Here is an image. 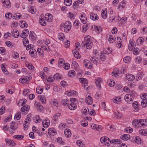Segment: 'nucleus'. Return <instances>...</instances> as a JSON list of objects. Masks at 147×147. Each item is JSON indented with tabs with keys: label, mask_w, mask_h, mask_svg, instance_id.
<instances>
[{
	"label": "nucleus",
	"mask_w": 147,
	"mask_h": 147,
	"mask_svg": "<svg viewBox=\"0 0 147 147\" xmlns=\"http://www.w3.org/2000/svg\"><path fill=\"white\" fill-rule=\"evenodd\" d=\"M82 46L86 47L88 49H90L92 47V44L90 39V36L86 35L84 37V40L82 42Z\"/></svg>",
	"instance_id": "nucleus-1"
},
{
	"label": "nucleus",
	"mask_w": 147,
	"mask_h": 147,
	"mask_svg": "<svg viewBox=\"0 0 147 147\" xmlns=\"http://www.w3.org/2000/svg\"><path fill=\"white\" fill-rule=\"evenodd\" d=\"M144 121H146V120L140 119H134L132 122L133 125L135 127L139 128L143 126L144 125Z\"/></svg>",
	"instance_id": "nucleus-2"
},
{
	"label": "nucleus",
	"mask_w": 147,
	"mask_h": 147,
	"mask_svg": "<svg viewBox=\"0 0 147 147\" xmlns=\"http://www.w3.org/2000/svg\"><path fill=\"white\" fill-rule=\"evenodd\" d=\"M71 28V24L69 21L66 22L64 24V26H61V29L62 31L67 32Z\"/></svg>",
	"instance_id": "nucleus-3"
},
{
	"label": "nucleus",
	"mask_w": 147,
	"mask_h": 147,
	"mask_svg": "<svg viewBox=\"0 0 147 147\" xmlns=\"http://www.w3.org/2000/svg\"><path fill=\"white\" fill-rule=\"evenodd\" d=\"M124 98L125 101L128 103L131 104L134 100V98L129 94H126L124 97Z\"/></svg>",
	"instance_id": "nucleus-4"
},
{
	"label": "nucleus",
	"mask_w": 147,
	"mask_h": 147,
	"mask_svg": "<svg viewBox=\"0 0 147 147\" xmlns=\"http://www.w3.org/2000/svg\"><path fill=\"white\" fill-rule=\"evenodd\" d=\"M135 43L133 39H130L129 41L128 47L129 51L133 50L135 47Z\"/></svg>",
	"instance_id": "nucleus-5"
},
{
	"label": "nucleus",
	"mask_w": 147,
	"mask_h": 147,
	"mask_svg": "<svg viewBox=\"0 0 147 147\" xmlns=\"http://www.w3.org/2000/svg\"><path fill=\"white\" fill-rule=\"evenodd\" d=\"M110 139L108 137H102L100 139L101 142L103 144L106 145L107 144H109Z\"/></svg>",
	"instance_id": "nucleus-6"
},
{
	"label": "nucleus",
	"mask_w": 147,
	"mask_h": 147,
	"mask_svg": "<svg viewBox=\"0 0 147 147\" xmlns=\"http://www.w3.org/2000/svg\"><path fill=\"white\" fill-rule=\"evenodd\" d=\"M50 121L48 119H44L42 121V124L44 128H47L49 125Z\"/></svg>",
	"instance_id": "nucleus-7"
},
{
	"label": "nucleus",
	"mask_w": 147,
	"mask_h": 147,
	"mask_svg": "<svg viewBox=\"0 0 147 147\" xmlns=\"http://www.w3.org/2000/svg\"><path fill=\"white\" fill-rule=\"evenodd\" d=\"M84 63L85 65V67L86 68L89 69L92 68V65L89 61L87 60H84Z\"/></svg>",
	"instance_id": "nucleus-8"
},
{
	"label": "nucleus",
	"mask_w": 147,
	"mask_h": 147,
	"mask_svg": "<svg viewBox=\"0 0 147 147\" xmlns=\"http://www.w3.org/2000/svg\"><path fill=\"white\" fill-rule=\"evenodd\" d=\"M102 81V80L101 79L99 78H98L95 79V82L96 84V86L97 87H98V89L100 90L101 88V86L100 83Z\"/></svg>",
	"instance_id": "nucleus-9"
},
{
	"label": "nucleus",
	"mask_w": 147,
	"mask_h": 147,
	"mask_svg": "<svg viewBox=\"0 0 147 147\" xmlns=\"http://www.w3.org/2000/svg\"><path fill=\"white\" fill-rule=\"evenodd\" d=\"M5 141L6 144L9 146H14L15 144L14 142L11 140L9 139H5Z\"/></svg>",
	"instance_id": "nucleus-10"
},
{
	"label": "nucleus",
	"mask_w": 147,
	"mask_h": 147,
	"mask_svg": "<svg viewBox=\"0 0 147 147\" xmlns=\"http://www.w3.org/2000/svg\"><path fill=\"white\" fill-rule=\"evenodd\" d=\"M45 18L47 21L51 22L53 19V16L51 14L48 13L45 15Z\"/></svg>",
	"instance_id": "nucleus-11"
},
{
	"label": "nucleus",
	"mask_w": 147,
	"mask_h": 147,
	"mask_svg": "<svg viewBox=\"0 0 147 147\" xmlns=\"http://www.w3.org/2000/svg\"><path fill=\"white\" fill-rule=\"evenodd\" d=\"M11 32L12 35L14 38H17L19 36V32L17 30H13V31H12Z\"/></svg>",
	"instance_id": "nucleus-12"
},
{
	"label": "nucleus",
	"mask_w": 147,
	"mask_h": 147,
	"mask_svg": "<svg viewBox=\"0 0 147 147\" xmlns=\"http://www.w3.org/2000/svg\"><path fill=\"white\" fill-rule=\"evenodd\" d=\"M30 79V77H26L24 78H21L19 79V82L20 83H25L29 81Z\"/></svg>",
	"instance_id": "nucleus-13"
},
{
	"label": "nucleus",
	"mask_w": 147,
	"mask_h": 147,
	"mask_svg": "<svg viewBox=\"0 0 147 147\" xmlns=\"http://www.w3.org/2000/svg\"><path fill=\"white\" fill-rule=\"evenodd\" d=\"M48 133L50 135H55L57 133L56 130L53 128H50L48 130Z\"/></svg>",
	"instance_id": "nucleus-14"
},
{
	"label": "nucleus",
	"mask_w": 147,
	"mask_h": 147,
	"mask_svg": "<svg viewBox=\"0 0 147 147\" xmlns=\"http://www.w3.org/2000/svg\"><path fill=\"white\" fill-rule=\"evenodd\" d=\"M67 107L70 109L74 110L76 109L77 106L74 102H72L70 104L68 105Z\"/></svg>",
	"instance_id": "nucleus-15"
},
{
	"label": "nucleus",
	"mask_w": 147,
	"mask_h": 147,
	"mask_svg": "<svg viewBox=\"0 0 147 147\" xmlns=\"http://www.w3.org/2000/svg\"><path fill=\"white\" fill-rule=\"evenodd\" d=\"M72 52L74 54V57L77 59L80 58V54L79 52H78V50L76 49H75Z\"/></svg>",
	"instance_id": "nucleus-16"
},
{
	"label": "nucleus",
	"mask_w": 147,
	"mask_h": 147,
	"mask_svg": "<svg viewBox=\"0 0 147 147\" xmlns=\"http://www.w3.org/2000/svg\"><path fill=\"white\" fill-rule=\"evenodd\" d=\"M86 102L88 105H91L93 103V100L92 99V97L90 96H88L86 98Z\"/></svg>",
	"instance_id": "nucleus-17"
},
{
	"label": "nucleus",
	"mask_w": 147,
	"mask_h": 147,
	"mask_svg": "<svg viewBox=\"0 0 147 147\" xmlns=\"http://www.w3.org/2000/svg\"><path fill=\"white\" fill-rule=\"evenodd\" d=\"M85 16V14H82L81 16L80 20L84 24H86L87 22L86 18Z\"/></svg>",
	"instance_id": "nucleus-18"
},
{
	"label": "nucleus",
	"mask_w": 147,
	"mask_h": 147,
	"mask_svg": "<svg viewBox=\"0 0 147 147\" xmlns=\"http://www.w3.org/2000/svg\"><path fill=\"white\" fill-rule=\"evenodd\" d=\"M121 140H120L116 139L115 140L113 139L111 140H110L109 142H110L111 143H113L114 144H119L121 143Z\"/></svg>",
	"instance_id": "nucleus-19"
},
{
	"label": "nucleus",
	"mask_w": 147,
	"mask_h": 147,
	"mask_svg": "<svg viewBox=\"0 0 147 147\" xmlns=\"http://www.w3.org/2000/svg\"><path fill=\"white\" fill-rule=\"evenodd\" d=\"M64 134L67 137H70L71 136V132L69 129H66L65 130Z\"/></svg>",
	"instance_id": "nucleus-20"
},
{
	"label": "nucleus",
	"mask_w": 147,
	"mask_h": 147,
	"mask_svg": "<svg viewBox=\"0 0 147 147\" xmlns=\"http://www.w3.org/2000/svg\"><path fill=\"white\" fill-rule=\"evenodd\" d=\"M30 108V107L28 105H26L22 107L21 111L22 112H24L25 111L29 110Z\"/></svg>",
	"instance_id": "nucleus-21"
},
{
	"label": "nucleus",
	"mask_w": 147,
	"mask_h": 147,
	"mask_svg": "<svg viewBox=\"0 0 147 147\" xmlns=\"http://www.w3.org/2000/svg\"><path fill=\"white\" fill-rule=\"evenodd\" d=\"M90 19L93 20H95L98 19V18L96 14H94L92 13L90 14Z\"/></svg>",
	"instance_id": "nucleus-22"
},
{
	"label": "nucleus",
	"mask_w": 147,
	"mask_h": 147,
	"mask_svg": "<svg viewBox=\"0 0 147 147\" xmlns=\"http://www.w3.org/2000/svg\"><path fill=\"white\" fill-rule=\"evenodd\" d=\"M126 78L127 80L131 81L135 79L134 76L131 74L127 75Z\"/></svg>",
	"instance_id": "nucleus-23"
},
{
	"label": "nucleus",
	"mask_w": 147,
	"mask_h": 147,
	"mask_svg": "<svg viewBox=\"0 0 147 147\" xmlns=\"http://www.w3.org/2000/svg\"><path fill=\"white\" fill-rule=\"evenodd\" d=\"M35 34L33 31H30V33L29 35L30 39L32 40H34L35 38Z\"/></svg>",
	"instance_id": "nucleus-24"
},
{
	"label": "nucleus",
	"mask_w": 147,
	"mask_h": 147,
	"mask_svg": "<svg viewBox=\"0 0 147 147\" xmlns=\"http://www.w3.org/2000/svg\"><path fill=\"white\" fill-rule=\"evenodd\" d=\"M130 136L127 134H125L122 135L121 137V138L123 140H127L129 138Z\"/></svg>",
	"instance_id": "nucleus-25"
},
{
	"label": "nucleus",
	"mask_w": 147,
	"mask_h": 147,
	"mask_svg": "<svg viewBox=\"0 0 147 147\" xmlns=\"http://www.w3.org/2000/svg\"><path fill=\"white\" fill-rule=\"evenodd\" d=\"M139 133L140 135L143 136H147V129H141L139 131Z\"/></svg>",
	"instance_id": "nucleus-26"
},
{
	"label": "nucleus",
	"mask_w": 147,
	"mask_h": 147,
	"mask_svg": "<svg viewBox=\"0 0 147 147\" xmlns=\"http://www.w3.org/2000/svg\"><path fill=\"white\" fill-rule=\"evenodd\" d=\"M76 92L74 90L70 92L66 91L65 92V94L66 95L68 96H72L74 94H76Z\"/></svg>",
	"instance_id": "nucleus-27"
},
{
	"label": "nucleus",
	"mask_w": 147,
	"mask_h": 147,
	"mask_svg": "<svg viewBox=\"0 0 147 147\" xmlns=\"http://www.w3.org/2000/svg\"><path fill=\"white\" fill-rule=\"evenodd\" d=\"M144 75V74L142 72H139L137 75L136 80H140L142 78Z\"/></svg>",
	"instance_id": "nucleus-28"
},
{
	"label": "nucleus",
	"mask_w": 147,
	"mask_h": 147,
	"mask_svg": "<svg viewBox=\"0 0 147 147\" xmlns=\"http://www.w3.org/2000/svg\"><path fill=\"white\" fill-rule=\"evenodd\" d=\"M75 72L73 70L69 71L68 73V77H71L75 76Z\"/></svg>",
	"instance_id": "nucleus-29"
},
{
	"label": "nucleus",
	"mask_w": 147,
	"mask_h": 147,
	"mask_svg": "<svg viewBox=\"0 0 147 147\" xmlns=\"http://www.w3.org/2000/svg\"><path fill=\"white\" fill-rule=\"evenodd\" d=\"M21 114L19 113H17L15 115L14 119L15 120H18L21 118Z\"/></svg>",
	"instance_id": "nucleus-30"
},
{
	"label": "nucleus",
	"mask_w": 147,
	"mask_h": 147,
	"mask_svg": "<svg viewBox=\"0 0 147 147\" xmlns=\"http://www.w3.org/2000/svg\"><path fill=\"white\" fill-rule=\"evenodd\" d=\"M33 120L35 123H37L41 121V120L40 119V117L39 115H36V117H33Z\"/></svg>",
	"instance_id": "nucleus-31"
},
{
	"label": "nucleus",
	"mask_w": 147,
	"mask_h": 147,
	"mask_svg": "<svg viewBox=\"0 0 147 147\" xmlns=\"http://www.w3.org/2000/svg\"><path fill=\"white\" fill-rule=\"evenodd\" d=\"M97 59L98 58H97L96 57H93L90 58V60L92 63L96 64L98 62V60Z\"/></svg>",
	"instance_id": "nucleus-32"
},
{
	"label": "nucleus",
	"mask_w": 147,
	"mask_h": 147,
	"mask_svg": "<svg viewBox=\"0 0 147 147\" xmlns=\"http://www.w3.org/2000/svg\"><path fill=\"white\" fill-rule=\"evenodd\" d=\"M61 75L59 74H55L54 76V79L55 80H59L61 79Z\"/></svg>",
	"instance_id": "nucleus-33"
},
{
	"label": "nucleus",
	"mask_w": 147,
	"mask_h": 147,
	"mask_svg": "<svg viewBox=\"0 0 147 147\" xmlns=\"http://www.w3.org/2000/svg\"><path fill=\"white\" fill-rule=\"evenodd\" d=\"M113 101L115 103L117 104L119 103L121 101V97H118L114 98L113 100Z\"/></svg>",
	"instance_id": "nucleus-34"
},
{
	"label": "nucleus",
	"mask_w": 147,
	"mask_h": 147,
	"mask_svg": "<svg viewBox=\"0 0 147 147\" xmlns=\"http://www.w3.org/2000/svg\"><path fill=\"white\" fill-rule=\"evenodd\" d=\"M107 12L105 11L104 10H102V13L101 14V16L102 18L103 19H105L107 17Z\"/></svg>",
	"instance_id": "nucleus-35"
},
{
	"label": "nucleus",
	"mask_w": 147,
	"mask_h": 147,
	"mask_svg": "<svg viewBox=\"0 0 147 147\" xmlns=\"http://www.w3.org/2000/svg\"><path fill=\"white\" fill-rule=\"evenodd\" d=\"M64 3L66 6H69L71 4L72 1L71 0H65L64 1Z\"/></svg>",
	"instance_id": "nucleus-36"
},
{
	"label": "nucleus",
	"mask_w": 147,
	"mask_h": 147,
	"mask_svg": "<svg viewBox=\"0 0 147 147\" xmlns=\"http://www.w3.org/2000/svg\"><path fill=\"white\" fill-rule=\"evenodd\" d=\"M35 104L36 105H37L38 109H39L40 111H42L43 109V107L41 105L40 103L36 102H35Z\"/></svg>",
	"instance_id": "nucleus-37"
},
{
	"label": "nucleus",
	"mask_w": 147,
	"mask_h": 147,
	"mask_svg": "<svg viewBox=\"0 0 147 147\" xmlns=\"http://www.w3.org/2000/svg\"><path fill=\"white\" fill-rule=\"evenodd\" d=\"M20 26L24 28V27H27L28 26V24L24 21H22L20 23Z\"/></svg>",
	"instance_id": "nucleus-38"
},
{
	"label": "nucleus",
	"mask_w": 147,
	"mask_h": 147,
	"mask_svg": "<svg viewBox=\"0 0 147 147\" xmlns=\"http://www.w3.org/2000/svg\"><path fill=\"white\" fill-rule=\"evenodd\" d=\"M116 38H114L112 35H110L108 39L109 41L111 43H112L115 41Z\"/></svg>",
	"instance_id": "nucleus-39"
},
{
	"label": "nucleus",
	"mask_w": 147,
	"mask_h": 147,
	"mask_svg": "<svg viewBox=\"0 0 147 147\" xmlns=\"http://www.w3.org/2000/svg\"><path fill=\"white\" fill-rule=\"evenodd\" d=\"M4 6L6 7L9 8L11 7L10 3L9 0H6V3L4 5Z\"/></svg>",
	"instance_id": "nucleus-40"
},
{
	"label": "nucleus",
	"mask_w": 147,
	"mask_h": 147,
	"mask_svg": "<svg viewBox=\"0 0 147 147\" xmlns=\"http://www.w3.org/2000/svg\"><path fill=\"white\" fill-rule=\"evenodd\" d=\"M79 80L81 83L83 84H86V86H88V84L87 83V80L85 78H80Z\"/></svg>",
	"instance_id": "nucleus-41"
},
{
	"label": "nucleus",
	"mask_w": 147,
	"mask_h": 147,
	"mask_svg": "<svg viewBox=\"0 0 147 147\" xmlns=\"http://www.w3.org/2000/svg\"><path fill=\"white\" fill-rule=\"evenodd\" d=\"M112 51L108 47L104 50V53L106 54H109L111 53Z\"/></svg>",
	"instance_id": "nucleus-42"
},
{
	"label": "nucleus",
	"mask_w": 147,
	"mask_h": 147,
	"mask_svg": "<svg viewBox=\"0 0 147 147\" xmlns=\"http://www.w3.org/2000/svg\"><path fill=\"white\" fill-rule=\"evenodd\" d=\"M131 58L129 56L125 57L123 59V61L125 63H128L130 62Z\"/></svg>",
	"instance_id": "nucleus-43"
},
{
	"label": "nucleus",
	"mask_w": 147,
	"mask_h": 147,
	"mask_svg": "<svg viewBox=\"0 0 147 147\" xmlns=\"http://www.w3.org/2000/svg\"><path fill=\"white\" fill-rule=\"evenodd\" d=\"M39 22L40 24L43 26H45L46 25V22L44 21V20H42V18H40L39 20Z\"/></svg>",
	"instance_id": "nucleus-44"
},
{
	"label": "nucleus",
	"mask_w": 147,
	"mask_h": 147,
	"mask_svg": "<svg viewBox=\"0 0 147 147\" xmlns=\"http://www.w3.org/2000/svg\"><path fill=\"white\" fill-rule=\"evenodd\" d=\"M21 15H20V14L19 13H17L14 14L13 15V19H18L20 18L21 17Z\"/></svg>",
	"instance_id": "nucleus-45"
},
{
	"label": "nucleus",
	"mask_w": 147,
	"mask_h": 147,
	"mask_svg": "<svg viewBox=\"0 0 147 147\" xmlns=\"http://www.w3.org/2000/svg\"><path fill=\"white\" fill-rule=\"evenodd\" d=\"M141 105L142 107H146L147 105V100L143 99L141 102Z\"/></svg>",
	"instance_id": "nucleus-46"
},
{
	"label": "nucleus",
	"mask_w": 147,
	"mask_h": 147,
	"mask_svg": "<svg viewBox=\"0 0 147 147\" xmlns=\"http://www.w3.org/2000/svg\"><path fill=\"white\" fill-rule=\"evenodd\" d=\"M135 142L138 144H140L141 143V140L139 136H137L135 138Z\"/></svg>",
	"instance_id": "nucleus-47"
},
{
	"label": "nucleus",
	"mask_w": 147,
	"mask_h": 147,
	"mask_svg": "<svg viewBox=\"0 0 147 147\" xmlns=\"http://www.w3.org/2000/svg\"><path fill=\"white\" fill-rule=\"evenodd\" d=\"M68 102H69V101L65 99L62 100L61 101V103L62 104L65 106L67 105H67H69L68 103Z\"/></svg>",
	"instance_id": "nucleus-48"
},
{
	"label": "nucleus",
	"mask_w": 147,
	"mask_h": 147,
	"mask_svg": "<svg viewBox=\"0 0 147 147\" xmlns=\"http://www.w3.org/2000/svg\"><path fill=\"white\" fill-rule=\"evenodd\" d=\"M77 144L80 147H84L82 142L80 140H77L76 142Z\"/></svg>",
	"instance_id": "nucleus-49"
},
{
	"label": "nucleus",
	"mask_w": 147,
	"mask_h": 147,
	"mask_svg": "<svg viewBox=\"0 0 147 147\" xmlns=\"http://www.w3.org/2000/svg\"><path fill=\"white\" fill-rule=\"evenodd\" d=\"M132 105L135 109H137L138 107V103L137 101H134L132 103Z\"/></svg>",
	"instance_id": "nucleus-50"
},
{
	"label": "nucleus",
	"mask_w": 147,
	"mask_h": 147,
	"mask_svg": "<svg viewBox=\"0 0 147 147\" xmlns=\"http://www.w3.org/2000/svg\"><path fill=\"white\" fill-rule=\"evenodd\" d=\"M72 65L74 66V68L78 69L79 67V65L77 63L74 61L72 63Z\"/></svg>",
	"instance_id": "nucleus-51"
},
{
	"label": "nucleus",
	"mask_w": 147,
	"mask_h": 147,
	"mask_svg": "<svg viewBox=\"0 0 147 147\" xmlns=\"http://www.w3.org/2000/svg\"><path fill=\"white\" fill-rule=\"evenodd\" d=\"M63 67L65 69L67 70L69 69L70 67V65L68 63H65L63 65Z\"/></svg>",
	"instance_id": "nucleus-52"
},
{
	"label": "nucleus",
	"mask_w": 147,
	"mask_h": 147,
	"mask_svg": "<svg viewBox=\"0 0 147 147\" xmlns=\"http://www.w3.org/2000/svg\"><path fill=\"white\" fill-rule=\"evenodd\" d=\"M26 65L30 70H32L33 67H34L33 65L30 63H26Z\"/></svg>",
	"instance_id": "nucleus-53"
},
{
	"label": "nucleus",
	"mask_w": 147,
	"mask_h": 147,
	"mask_svg": "<svg viewBox=\"0 0 147 147\" xmlns=\"http://www.w3.org/2000/svg\"><path fill=\"white\" fill-rule=\"evenodd\" d=\"M1 67L3 71L6 74H8V71L3 64L1 65Z\"/></svg>",
	"instance_id": "nucleus-54"
},
{
	"label": "nucleus",
	"mask_w": 147,
	"mask_h": 147,
	"mask_svg": "<svg viewBox=\"0 0 147 147\" xmlns=\"http://www.w3.org/2000/svg\"><path fill=\"white\" fill-rule=\"evenodd\" d=\"M14 138L16 139H22L24 138V136L20 135H16L14 136Z\"/></svg>",
	"instance_id": "nucleus-55"
},
{
	"label": "nucleus",
	"mask_w": 147,
	"mask_h": 147,
	"mask_svg": "<svg viewBox=\"0 0 147 147\" xmlns=\"http://www.w3.org/2000/svg\"><path fill=\"white\" fill-rule=\"evenodd\" d=\"M43 89L42 88H37L36 89V92L39 94H41L43 92Z\"/></svg>",
	"instance_id": "nucleus-56"
},
{
	"label": "nucleus",
	"mask_w": 147,
	"mask_h": 147,
	"mask_svg": "<svg viewBox=\"0 0 147 147\" xmlns=\"http://www.w3.org/2000/svg\"><path fill=\"white\" fill-rule=\"evenodd\" d=\"M5 17L7 19H9L12 17V14L11 13H6L5 15Z\"/></svg>",
	"instance_id": "nucleus-57"
},
{
	"label": "nucleus",
	"mask_w": 147,
	"mask_h": 147,
	"mask_svg": "<svg viewBox=\"0 0 147 147\" xmlns=\"http://www.w3.org/2000/svg\"><path fill=\"white\" fill-rule=\"evenodd\" d=\"M5 50L4 47H0V53L4 55L5 54Z\"/></svg>",
	"instance_id": "nucleus-58"
},
{
	"label": "nucleus",
	"mask_w": 147,
	"mask_h": 147,
	"mask_svg": "<svg viewBox=\"0 0 147 147\" xmlns=\"http://www.w3.org/2000/svg\"><path fill=\"white\" fill-rule=\"evenodd\" d=\"M115 82H112L111 80H110L108 82V84H109V86L110 87H113L115 85Z\"/></svg>",
	"instance_id": "nucleus-59"
},
{
	"label": "nucleus",
	"mask_w": 147,
	"mask_h": 147,
	"mask_svg": "<svg viewBox=\"0 0 147 147\" xmlns=\"http://www.w3.org/2000/svg\"><path fill=\"white\" fill-rule=\"evenodd\" d=\"M144 40V39L142 38H138L137 40V42L138 43L140 42V45H142L143 41Z\"/></svg>",
	"instance_id": "nucleus-60"
},
{
	"label": "nucleus",
	"mask_w": 147,
	"mask_h": 147,
	"mask_svg": "<svg viewBox=\"0 0 147 147\" xmlns=\"http://www.w3.org/2000/svg\"><path fill=\"white\" fill-rule=\"evenodd\" d=\"M5 43L7 46L8 47H13V45L11 44V42L10 41H6L5 42Z\"/></svg>",
	"instance_id": "nucleus-61"
},
{
	"label": "nucleus",
	"mask_w": 147,
	"mask_h": 147,
	"mask_svg": "<svg viewBox=\"0 0 147 147\" xmlns=\"http://www.w3.org/2000/svg\"><path fill=\"white\" fill-rule=\"evenodd\" d=\"M125 4V2L124 1H123L122 2H120L119 5V8L120 7H123Z\"/></svg>",
	"instance_id": "nucleus-62"
},
{
	"label": "nucleus",
	"mask_w": 147,
	"mask_h": 147,
	"mask_svg": "<svg viewBox=\"0 0 147 147\" xmlns=\"http://www.w3.org/2000/svg\"><path fill=\"white\" fill-rule=\"evenodd\" d=\"M58 38L60 40L63 39L64 38V35L63 34H59L58 36Z\"/></svg>",
	"instance_id": "nucleus-63"
},
{
	"label": "nucleus",
	"mask_w": 147,
	"mask_h": 147,
	"mask_svg": "<svg viewBox=\"0 0 147 147\" xmlns=\"http://www.w3.org/2000/svg\"><path fill=\"white\" fill-rule=\"evenodd\" d=\"M41 101L43 104H45L46 102V98L44 96H41L40 98Z\"/></svg>",
	"instance_id": "nucleus-64"
}]
</instances>
